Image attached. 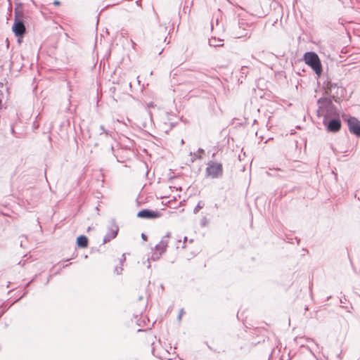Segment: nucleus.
<instances>
[{"label":"nucleus","mask_w":360,"mask_h":360,"mask_svg":"<svg viewBox=\"0 0 360 360\" xmlns=\"http://www.w3.org/2000/svg\"><path fill=\"white\" fill-rule=\"evenodd\" d=\"M317 115L323 118L330 119L339 117L337 108L333 104L331 100L328 98H321L318 100Z\"/></svg>","instance_id":"1"},{"label":"nucleus","mask_w":360,"mask_h":360,"mask_svg":"<svg viewBox=\"0 0 360 360\" xmlns=\"http://www.w3.org/2000/svg\"><path fill=\"white\" fill-rule=\"evenodd\" d=\"M170 238V233L168 232L165 236H164L160 243L157 244L153 250L152 255L150 259L153 261L158 260L161 255L166 252L169 239Z\"/></svg>","instance_id":"2"},{"label":"nucleus","mask_w":360,"mask_h":360,"mask_svg":"<svg viewBox=\"0 0 360 360\" xmlns=\"http://www.w3.org/2000/svg\"><path fill=\"white\" fill-rule=\"evenodd\" d=\"M304 60L305 63L313 69L316 74L318 75H321L322 67L316 53L314 52H307L304 55Z\"/></svg>","instance_id":"3"},{"label":"nucleus","mask_w":360,"mask_h":360,"mask_svg":"<svg viewBox=\"0 0 360 360\" xmlns=\"http://www.w3.org/2000/svg\"><path fill=\"white\" fill-rule=\"evenodd\" d=\"M22 13L18 9H15V18L14 23L12 27V30L15 35L18 37H22L25 32V26L22 20Z\"/></svg>","instance_id":"4"},{"label":"nucleus","mask_w":360,"mask_h":360,"mask_svg":"<svg viewBox=\"0 0 360 360\" xmlns=\"http://www.w3.org/2000/svg\"><path fill=\"white\" fill-rule=\"evenodd\" d=\"M206 176L212 179H218L223 175V166L221 163L209 161L205 170Z\"/></svg>","instance_id":"5"},{"label":"nucleus","mask_w":360,"mask_h":360,"mask_svg":"<svg viewBox=\"0 0 360 360\" xmlns=\"http://www.w3.org/2000/svg\"><path fill=\"white\" fill-rule=\"evenodd\" d=\"M323 124L328 131L333 133L339 131L342 126L339 117L330 119L323 118Z\"/></svg>","instance_id":"6"},{"label":"nucleus","mask_w":360,"mask_h":360,"mask_svg":"<svg viewBox=\"0 0 360 360\" xmlns=\"http://www.w3.org/2000/svg\"><path fill=\"white\" fill-rule=\"evenodd\" d=\"M347 125L349 131L352 134L358 137H360V122L357 118L354 117H350L347 120Z\"/></svg>","instance_id":"7"},{"label":"nucleus","mask_w":360,"mask_h":360,"mask_svg":"<svg viewBox=\"0 0 360 360\" xmlns=\"http://www.w3.org/2000/svg\"><path fill=\"white\" fill-rule=\"evenodd\" d=\"M119 228L117 225L112 221L110 226L108 228V231L103 238V243L110 242L112 239L115 238L117 235Z\"/></svg>","instance_id":"8"},{"label":"nucleus","mask_w":360,"mask_h":360,"mask_svg":"<svg viewBox=\"0 0 360 360\" xmlns=\"http://www.w3.org/2000/svg\"><path fill=\"white\" fill-rule=\"evenodd\" d=\"M161 214L158 211H153L150 210H142L137 214V217L146 219H155L160 217Z\"/></svg>","instance_id":"9"},{"label":"nucleus","mask_w":360,"mask_h":360,"mask_svg":"<svg viewBox=\"0 0 360 360\" xmlns=\"http://www.w3.org/2000/svg\"><path fill=\"white\" fill-rule=\"evenodd\" d=\"M78 246L81 248H86L88 245V239L85 236H80L77 239Z\"/></svg>","instance_id":"10"},{"label":"nucleus","mask_w":360,"mask_h":360,"mask_svg":"<svg viewBox=\"0 0 360 360\" xmlns=\"http://www.w3.org/2000/svg\"><path fill=\"white\" fill-rule=\"evenodd\" d=\"M205 203L202 201H199L193 210L194 213H198L202 208H203Z\"/></svg>","instance_id":"11"},{"label":"nucleus","mask_w":360,"mask_h":360,"mask_svg":"<svg viewBox=\"0 0 360 360\" xmlns=\"http://www.w3.org/2000/svg\"><path fill=\"white\" fill-rule=\"evenodd\" d=\"M336 87H337L336 84L330 83V84H328L327 89H328V91L331 94L333 89L336 88Z\"/></svg>","instance_id":"12"},{"label":"nucleus","mask_w":360,"mask_h":360,"mask_svg":"<svg viewBox=\"0 0 360 360\" xmlns=\"http://www.w3.org/2000/svg\"><path fill=\"white\" fill-rule=\"evenodd\" d=\"M214 41H215V39H210L209 40V44L210 46H221L222 44H214Z\"/></svg>","instance_id":"13"},{"label":"nucleus","mask_w":360,"mask_h":360,"mask_svg":"<svg viewBox=\"0 0 360 360\" xmlns=\"http://www.w3.org/2000/svg\"><path fill=\"white\" fill-rule=\"evenodd\" d=\"M100 130H101V134H102V133H105V134H106V136H108V131L105 129L104 126L101 125V126H100Z\"/></svg>","instance_id":"14"},{"label":"nucleus","mask_w":360,"mask_h":360,"mask_svg":"<svg viewBox=\"0 0 360 360\" xmlns=\"http://www.w3.org/2000/svg\"><path fill=\"white\" fill-rule=\"evenodd\" d=\"M184 309H181V311H180V312H179V317H178L179 320H181V316H182V315H183V314H184Z\"/></svg>","instance_id":"15"},{"label":"nucleus","mask_w":360,"mask_h":360,"mask_svg":"<svg viewBox=\"0 0 360 360\" xmlns=\"http://www.w3.org/2000/svg\"><path fill=\"white\" fill-rule=\"evenodd\" d=\"M141 238H143V240H146V239H147L146 236L145 234H143V233H142V235H141Z\"/></svg>","instance_id":"16"},{"label":"nucleus","mask_w":360,"mask_h":360,"mask_svg":"<svg viewBox=\"0 0 360 360\" xmlns=\"http://www.w3.org/2000/svg\"><path fill=\"white\" fill-rule=\"evenodd\" d=\"M53 4H54L55 5H56V6H58V5H60V1H58V0H56V1H54V3H53Z\"/></svg>","instance_id":"17"},{"label":"nucleus","mask_w":360,"mask_h":360,"mask_svg":"<svg viewBox=\"0 0 360 360\" xmlns=\"http://www.w3.org/2000/svg\"><path fill=\"white\" fill-rule=\"evenodd\" d=\"M198 153H204V150H203V149H201V148H199V149H198Z\"/></svg>","instance_id":"18"},{"label":"nucleus","mask_w":360,"mask_h":360,"mask_svg":"<svg viewBox=\"0 0 360 360\" xmlns=\"http://www.w3.org/2000/svg\"><path fill=\"white\" fill-rule=\"evenodd\" d=\"M6 44H7V45H6V46H7V47H8V46H9V42H8V39H6Z\"/></svg>","instance_id":"19"},{"label":"nucleus","mask_w":360,"mask_h":360,"mask_svg":"<svg viewBox=\"0 0 360 360\" xmlns=\"http://www.w3.org/2000/svg\"><path fill=\"white\" fill-rule=\"evenodd\" d=\"M115 271H117V274H120V272L118 271V269L117 268L115 269Z\"/></svg>","instance_id":"20"},{"label":"nucleus","mask_w":360,"mask_h":360,"mask_svg":"<svg viewBox=\"0 0 360 360\" xmlns=\"http://www.w3.org/2000/svg\"><path fill=\"white\" fill-rule=\"evenodd\" d=\"M186 240H187V238L185 237L184 239V242L185 243Z\"/></svg>","instance_id":"21"}]
</instances>
